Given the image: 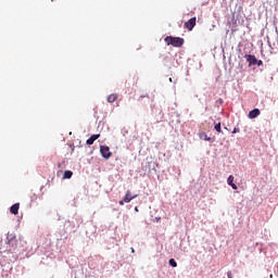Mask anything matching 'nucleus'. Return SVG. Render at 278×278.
Instances as JSON below:
<instances>
[{
	"mask_svg": "<svg viewBox=\"0 0 278 278\" xmlns=\"http://www.w3.org/2000/svg\"><path fill=\"white\" fill-rule=\"evenodd\" d=\"M4 244L5 245H3V241H0V254L14 253V251L18 249V240L16 239V235L9 232L7 235V240Z\"/></svg>",
	"mask_w": 278,
	"mask_h": 278,
	"instance_id": "nucleus-1",
	"label": "nucleus"
},
{
	"mask_svg": "<svg viewBox=\"0 0 278 278\" xmlns=\"http://www.w3.org/2000/svg\"><path fill=\"white\" fill-rule=\"evenodd\" d=\"M165 42L168 47H184V38L167 36Z\"/></svg>",
	"mask_w": 278,
	"mask_h": 278,
	"instance_id": "nucleus-2",
	"label": "nucleus"
},
{
	"mask_svg": "<svg viewBox=\"0 0 278 278\" xmlns=\"http://www.w3.org/2000/svg\"><path fill=\"white\" fill-rule=\"evenodd\" d=\"M100 153L102 157H104V160H110V157H112V152L110 151V147L108 146H101Z\"/></svg>",
	"mask_w": 278,
	"mask_h": 278,
	"instance_id": "nucleus-3",
	"label": "nucleus"
},
{
	"mask_svg": "<svg viewBox=\"0 0 278 278\" xmlns=\"http://www.w3.org/2000/svg\"><path fill=\"white\" fill-rule=\"evenodd\" d=\"M197 25V17H191L188 22L185 23V29L192 31Z\"/></svg>",
	"mask_w": 278,
	"mask_h": 278,
	"instance_id": "nucleus-4",
	"label": "nucleus"
},
{
	"mask_svg": "<svg viewBox=\"0 0 278 278\" xmlns=\"http://www.w3.org/2000/svg\"><path fill=\"white\" fill-rule=\"evenodd\" d=\"M138 198V194L131 195V191L128 190L126 191V194L124 195V202L125 203H131V201H134V199Z\"/></svg>",
	"mask_w": 278,
	"mask_h": 278,
	"instance_id": "nucleus-5",
	"label": "nucleus"
},
{
	"mask_svg": "<svg viewBox=\"0 0 278 278\" xmlns=\"http://www.w3.org/2000/svg\"><path fill=\"white\" fill-rule=\"evenodd\" d=\"M245 60L249 62V66H255V64H257V58L253 54L245 55Z\"/></svg>",
	"mask_w": 278,
	"mask_h": 278,
	"instance_id": "nucleus-6",
	"label": "nucleus"
},
{
	"mask_svg": "<svg viewBox=\"0 0 278 278\" xmlns=\"http://www.w3.org/2000/svg\"><path fill=\"white\" fill-rule=\"evenodd\" d=\"M260 114H262V112L260 111V109H254L252 111L249 112L248 117L253 119V118H257V116H260Z\"/></svg>",
	"mask_w": 278,
	"mask_h": 278,
	"instance_id": "nucleus-7",
	"label": "nucleus"
},
{
	"mask_svg": "<svg viewBox=\"0 0 278 278\" xmlns=\"http://www.w3.org/2000/svg\"><path fill=\"white\" fill-rule=\"evenodd\" d=\"M18 210H21L20 203H15L10 207V212H11V214H14V216H16V214H18Z\"/></svg>",
	"mask_w": 278,
	"mask_h": 278,
	"instance_id": "nucleus-8",
	"label": "nucleus"
},
{
	"mask_svg": "<svg viewBox=\"0 0 278 278\" xmlns=\"http://www.w3.org/2000/svg\"><path fill=\"white\" fill-rule=\"evenodd\" d=\"M100 137L101 135H92L89 139H87L86 143L89 146L94 144V141L99 140Z\"/></svg>",
	"mask_w": 278,
	"mask_h": 278,
	"instance_id": "nucleus-9",
	"label": "nucleus"
},
{
	"mask_svg": "<svg viewBox=\"0 0 278 278\" xmlns=\"http://www.w3.org/2000/svg\"><path fill=\"white\" fill-rule=\"evenodd\" d=\"M227 184L228 186H230L232 188V190H237L238 189V186L236 184H233V176L230 175L227 179Z\"/></svg>",
	"mask_w": 278,
	"mask_h": 278,
	"instance_id": "nucleus-10",
	"label": "nucleus"
},
{
	"mask_svg": "<svg viewBox=\"0 0 278 278\" xmlns=\"http://www.w3.org/2000/svg\"><path fill=\"white\" fill-rule=\"evenodd\" d=\"M118 99V94L116 93H112L108 97V102L109 103H114V101H116Z\"/></svg>",
	"mask_w": 278,
	"mask_h": 278,
	"instance_id": "nucleus-11",
	"label": "nucleus"
},
{
	"mask_svg": "<svg viewBox=\"0 0 278 278\" xmlns=\"http://www.w3.org/2000/svg\"><path fill=\"white\" fill-rule=\"evenodd\" d=\"M71 177H73V173L71 170H65L63 179H71Z\"/></svg>",
	"mask_w": 278,
	"mask_h": 278,
	"instance_id": "nucleus-12",
	"label": "nucleus"
},
{
	"mask_svg": "<svg viewBox=\"0 0 278 278\" xmlns=\"http://www.w3.org/2000/svg\"><path fill=\"white\" fill-rule=\"evenodd\" d=\"M169 266H172L173 268H177V262L175 261V258L169 260Z\"/></svg>",
	"mask_w": 278,
	"mask_h": 278,
	"instance_id": "nucleus-13",
	"label": "nucleus"
},
{
	"mask_svg": "<svg viewBox=\"0 0 278 278\" xmlns=\"http://www.w3.org/2000/svg\"><path fill=\"white\" fill-rule=\"evenodd\" d=\"M214 129H215L218 134H220V132L223 131L222 128H220V123L216 124L215 127H214Z\"/></svg>",
	"mask_w": 278,
	"mask_h": 278,
	"instance_id": "nucleus-14",
	"label": "nucleus"
},
{
	"mask_svg": "<svg viewBox=\"0 0 278 278\" xmlns=\"http://www.w3.org/2000/svg\"><path fill=\"white\" fill-rule=\"evenodd\" d=\"M256 65L257 66H263L264 65V62L262 60H256Z\"/></svg>",
	"mask_w": 278,
	"mask_h": 278,
	"instance_id": "nucleus-15",
	"label": "nucleus"
},
{
	"mask_svg": "<svg viewBox=\"0 0 278 278\" xmlns=\"http://www.w3.org/2000/svg\"><path fill=\"white\" fill-rule=\"evenodd\" d=\"M240 129L239 128H233L232 134H239Z\"/></svg>",
	"mask_w": 278,
	"mask_h": 278,
	"instance_id": "nucleus-16",
	"label": "nucleus"
},
{
	"mask_svg": "<svg viewBox=\"0 0 278 278\" xmlns=\"http://www.w3.org/2000/svg\"><path fill=\"white\" fill-rule=\"evenodd\" d=\"M227 277H228V278H233V274H232L231 271H228V273H227Z\"/></svg>",
	"mask_w": 278,
	"mask_h": 278,
	"instance_id": "nucleus-17",
	"label": "nucleus"
},
{
	"mask_svg": "<svg viewBox=\"0 0 278 278\" xmlns=\"http://www.w3.org/2000/svg\"><path fill=\"white\" fill-rule=\"evenodd\" d=\"M119 205H125V201L124 200L119 201Z\"/></svg>",
	"mask_w": 278,
	"mask_h": 278,
	"instance_id": "nucleus-18",
	"label": "nucleus"
},
{
	"mask_svg": "<svg viewBox=\"0 0 278 278\" xmlns=\"http://www.w3.org/2000/svg\"><path fill=\"white\" fill-rule=\"evenodd\" d=\"M205 140H210V138H207V136L205 135Z\"/></svg>",
	"mask_w": 278,
	"mask_h": 278,
	"instance_id": "nucleus-19",
	"label": "nucleus"
},
{
	"mask_svg": "<svg viewBox=\"0 0 278 278\" xmlns=\"http://www.w3.org/2000/svg\"><path fill=\"white\" fill-rule=\"evenodd\" d=\"M135 211L138 212V206L135 207Z\"/></svg>",
	"mask_w": 278,
	"mask_h": 278,
	"instance_id": "nucleus-20",
	"label": "nucleus"
},
{
	"mask_svg": "<svg viewBox=\"0 0 278 278\" xmlns=\"http://www.w3.org/2000/svg\"><path fill=\"white\" fill-rule=\"evenodd\" d=\"M131 253H135V250H134V248H131Z\"/></svg>",
	"mask_w": 278,
	"mask_h": 278,
	"instance_id": "nucleus-21",
	"label": "nucleus"
}]
</instances>
